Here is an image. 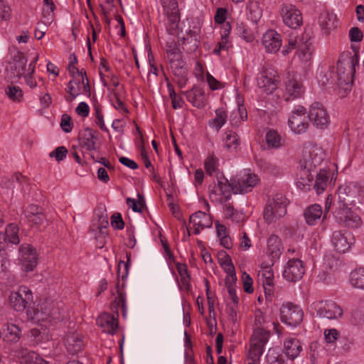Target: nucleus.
Here are the masks:
<instances>
[{"label":"nucleus","mask_w":364,"mask_h":364,"mask_svg":"<svg viewBox=\"0 0 364 364\" xmlns=\"http://www.w3.org/2000/svg\"><path fill=\"white\" fill-rule=\"evenodd\" d=\"M325 158L323 150L315 146L305 147L302 151V158L299 164L301 170L297 174L296 186L301 189H309L313 182V171L321 164Z\"/></svg>","instance_id":"nucleus-1"},{"label":"nucleus","mask_w":364,"mask_h":364,"mask_svg":"<svg viewBox=\"0 0 364 364\" xmlns=\"http://www.w3.org/2000/svg\"><path fill=\"white\" fill-rule=\"evenodd\" d=\"M355 71L353 57L338 60L336 71H331L330 80H327V82L329 85H337L339 88V93L343 96L351 90V82Z\"/></svg>","instance_id":"nucleus-2"},{"label":"nucleus","mask_w":364,"mask_h":364,"mask_svg":"<svg viewBox=\"0 0 364 364\" xmlns=\"http://www.w3.org/2000/svg\"><path fill=\"white\" fill-rule=\"evenodd\" d=\"M361 191V187L355 182L340 186L337 191L338 208L355 206L360 202Z\"/></svg>","instance_id":"nucleus-3"},{"label":"nucleus","mask_w":364,"mask_h":364,"mask_svg":"<svg viewBox=\"0 0 364 364\" xmlns=\"http://www.w3.org/2000/svg\"><path fill=\"white\" fill-rule=\"evenodd\" d=\"M287 198L282 194H277L269 199L264 209V220L270 224L287 214Z\"/></svg>","instance_id":"nucleus-4"},{"label":"nucleus","mask_w":364,"mask_h":364,"mask_svg":"<svg viewBox=\"0 0 364 364\" xmlns=\"http://www.w3.org/2000/svg\"><path fill=\"white\" fill-rule=\"evenodd\" d=\"M33 294L26 286H20L16 291L11 292L9 296L10 306L16 311L22 312L29 309L33 302Z\"/></svg>","instance_id":"nucleus-5"},{"label":"nucleus","mask_w":364,"mask_h":364,"mask_svg":"<svg viewBox=\"0 0 364 364\" xmlns=\"http://www.w3.org/2000/svg\"><path fill=\"white\" fill-rule=\"evenodd\" d=\"M269 331L263 328H255L250 341L249 358L253 362H259L264 347L269 339Z\"/></svg>","instance_id":"nucleus-6"},{"label":"nucleus","mask_w":364,"mask_h":364,"mask_svg":"<svg viewBox=\"0 0 364 364\" xmlns=\"http://www.w3.org/2000/svg\"><path fill=\"white\" fill-rule=\"evenodd\" d=\"M28 59L23 52H17L12 58V61L6 68V78L11 83L17 82L27 71L26 65Z\"/></svg>","instance_id":"nucleus-7"},{"label":"nucleus","mask_w":364,"mask_h":364,"mask_svg":"<svg viewBox=\"0 0 364 364\" xmlns=\"http://www.w3.org/2000/svg\"><path fill=\"white\" fill-rule=\"evenodd\" d=\"M298 48L299 55L304 61L310 60L313 52V46L311 38L307 33H304L300 38L289 39L288 48L282 50L284 55L289 53L291 49Z\"/></svg>","instance_id":"nucleus-8"},{"label":"nucleus","mask_w":364,"mask_h":364,"mask_svg":"<svg viewBox=\"0 0 364 364\" xmlns=\"http://www.w3.org/2000/svg\"><path fill=\"white\" fill-rule=\"evenodd\" d=\"M279 14L284 23L290 28L297 29L303 25V16L301 11L291 4H281Z\"/></svg>","instance_id":"nucleus-9"},{"label":"nucleus","mask_w":364,"mask_h":364,"mask_svg":"<svg viewBox=\"0 0 364 364\" xmlns=\"http://www.w3.org/2000/svg\"><path fill=\"white\" fill-rule=\"evenodd\" d=\"M304 317L301 308L293 303L283 304L280 308L281 321L287 326L296 327L299 326Z\"/></svg>","instance_id":"nucleus-10"},{"label":"nucleus","mask_w":364,"mask_h":364,"mask_svg":"<svg viewBox=\"0 0 364 364\" xmlns=\"http://www.w3.org/2000/svg\"><path fill=\"white\" fill-rule=\"evenodd\" d=\"M18 260L24 272L33 271L38 264L36 250L29 244H22L18 249Z\"/></svg>","instance_id":"nucleus-11"},{"label":"nucleus","mask_w":364,"mask_h":364,"mask_svg":"<svg viewBox=\"0 0 364 364\" xmlns=\"http://www.w3.org/2000/svg\"><path fill=\"white\" fill-rule=\"evenodd\" d=\"M306 117V109L301 106H297L291 112L289 119V126L294 133L301 134L304 133L309 127V121Z\"/></svg>","instance_id":"nucleus-12"},{"label":"nucleus","mask_w":364,"mask_h":364,"mask_svg":"<svg viewBox=\"0 0 364 364\" xmlns=\"http://www.w3.org/2000/svg\"><path fill=\"white\" fill-rule=\"evenodd\" d=\"M318 316L326 319H338L343 315V310L333 301H320L315 304Z\"/></svg>","instance_id":"nucleus-13"},{"label":"nucleus","mask_w":364,"mask_h":364,"mask_svg":"<svg viewBox=\"0 0 364 364\" xmlns=\"http://www.w3.org/2000/svg\"><path fill=\"white\" fill-rule=\"evenodd\" d=\"M308 118L316 128L321 129H326L329 123V117L326 109L318 102L311 105Z\"/></svg>","instance_id":"nucleus-14"},{"label":"nucleus","mask_w":364,"mask_h":364,"mask_svg":"<svg viewBox=\"0 0 364 364\" xmlns=\"http://www.w3.org/2000/svg\"><path fill=\"white\" fill-rule=\"evenodd\" d=\"M279 85V77L273 70H266L262 72L257 77V85L259 88L267 94L272 93Z\"/></svg>","instance_id":"nucleus-15"},{"label":"nucleus","mask_w":364,"mask_h":364,"mask_svg":"<svg viewBox=\"0 0 364 364\" xmlns=\"http://www.w3.org/2000/svg\"><path fill=\"white\" fill-rule=\"evenodd\" d=\"M331 242L336 251L339 253H345L353 245L354 237L348 231L336 230L332 234Z\"/></svg>","instance_id":"nucleus-16"},{"label":"nucleus","mask_w":364,"mask_h":364,"mask_svg":"<svg viewBox=\"0 0 364 364\" xmlns=\"http://www.w3.org/2000/svg\"><path fill=\"white\" fill-rule=\"evenodd\" d=\"M259 182L258 176L255 173L245 172L233 184V193L244 194L250 192Z\"/></svg>","instance_id":"nucleus-17"},{"label":"nucleus","mask_w":364,"mask_h":364,"mask_svg":"<svg viewBox=\"0 0 364 364\" xmlns=\"http://www.w3.org/2000/svg\"><path fill=\"white\" fill-rule=\"evenodd\" d=\"M304 271L302 261L299 259H291L285 266L282 275L286 280L295 282L302 278Z\"/></svg>","instance_id":"nucleus-18"},{"label":"nucleus","mask_w":364,"mask_h":364,"mask_svg":"<svg viewBox=\"0 0 364 364\" xmlns=\"http://www.w3.org/2000/svg\"><path fill=\"white\" fill-rule=\"evenodd\" d=\"M352 207L345 208H338L335 211V218L336 220L346 227L350 228H357L361 224V219L358 215L351 211Z\"/></svg>","instance_id":"nucleus-19"},{"label":"nucleus","mask_w":364,"mask_h":364,"mask_svg":"<svg viewBox=\"0 0 364 364\" xmlns=\"http://www.w3.org/2000/svg\"><path fill=\"white\" fill-rule=\"evenodd\" d=\"M304 92L301 75L297 73H289L286 81V92L292 98L300 97Z\"/></svg>","instance_id":"nucleus-20"},{"label":"nucleus","mask_w":364,"mask_h":364,"mask_svg":"<svg viewBox=\"0 0 364 364\" xmlns=\"http://www.w3.org/2000/svg\"><path fill=\"white\" fill-rule=\"evenodd\" d=\"M282 36L274 30H269L262 36V44L266 51L270 53H277L282 46Z\"/></svg>","instance_id":"nucleus-21"},{"label":"nucleus","mask_w":364,"mask_h":364,"mask_svg":"<svg viewBox=\"0 0 364 364\" xmlns=\"http://www.w3.org/2000/svg\"><path fill=\"white\" fill-rule=\"evenodd\" d=\"M96 131L90 128L84 129L79 134L80 145L87 151L97 150L95 141L97 136L95 135Z\"/></svg>","instance_id":"nucleus-22"},{"label":"nucleus","mask_w":364,"mask_h":364,"mask_svg":"<svg viewBox=\"0 0 364 364\" xmlns=\"http://www.w3.org/2000/svg\"><path fill=\"white\" fill-rule=\"evenodd\" d=\"M318 23L324 35L328 36L331 31L338 26V19L336 14L323 11L318 17Z\"/></svg>","instance_id":"nucleus-23"},{"label":"nucleus","mask_w":364,"mask_h":364,"mask_svg":"<svg viewBox=\"0 0 364 364\" xmlns=\"http://www.w3.org/2000/svg\"><path fill=\"white\" fill-rule=\"evenodd\" d=\"M323 216V209L318 204L309 205L304 211V219L309 225H315Z\"/></svg>","instance_id":"nucleus-24"},{"label":"nucleus","mask_w":364,"mask_h":364,"mask_svg":"<svg viewBox=\"0 0 364 364\" xmlns=\"http://www.w3.org/2000/svg\"><path fill=\"white\" fill-rule=\"evenodd\" d=\"M188 102L197 108H203L205 105V92L203 89L193 87L188 91L183 92Z\"/></svg>","instance_id":"nucleus-25"},{"label":"nucleus","mask_w":364,"mask_h":364,"mask_svg":"<svg viewBox=\"0 0 364 364\" xmlns=\"http://www.w3.org/2000/svg\"><path fill=\"white\" fill-rule=\"evenodd\" d=\"M97 323L102 328V331L113 334L118 327V321L109 314H104L97 319Z\"/></svg>","instance_id":"nucleus-26"},{"label":"nucleus","mask_w":364,"mask_h":364,"mask_svg":"<svg viewBox=\"0 0 364 364\" xmlns=\"http://www.w3.org/2000/svg\"><path fill=\"white\" fill-rule=\"evenodd\" d=\"M199 34V30H189L186 37H183L181 39L183 50L187 53H191L196 50L198 47V36Z\"/></svg>","instance_id":"nucleus-27"},{"label":"nucleus","mask_w":364,"mask_h":364,"mask_svg":"<svg viewBox=\"0 0 364 364\" xmlns=\"http://www.w3.org/2000/svg\"><path fill=\"white\" fill-rule=\"evenodd\" d=\"M218 188L220 194L224 196L225 202H228L231 198V191L233 193V184L235 183V179L228 181L223 175L217 176Z\"/></svg>","instance_id":"nucleus-28"},{"label":"nucleus","mask_w":364,"mask_h":364,"mask_svg":"<svg viewBox=\"0 0 364 364\" xmlns=\"http://www.w3.org/2000/svg\"><path fill=\"white\" fill-rule=\"evenodd\" d=\"M67 350L72 355L80 352L84 347V341L78 334L71 333L65 339Z\"/></svg>","instance_id":"nucleus-29"},{"label":"nucleus","mask_w":364,"mask_h":364,"mask_svg":"<svg viewBox=\"0 0 364 364\" xmlns=\"http://www.w3.org/2000/svg\"><path fill=\"white\" fill-rule=\"evenodd\" d=\"M284 350L287 356L294 360L302 350V345L296 338H289L284 341Z\"/></svg>","instance_id":"nucleus-30"},{"label":"nucleus","mask_w":364,"mask_h":364,"mask_svg":"<svg viewBox=\"0 0 364 364\" xmlns=\"http://www.w3.org/2000/svg\"><path fill=\"white\" fill-rule=\"evenodd\" d=\"M267 254L272 257L273 259H278L282 250V245L281 240L278 236L272 235L267 240Z\"/></svg>","instance_id":"nucleus-31"},{"label":"nucleus","mask_w":364,"mask_h":364,"mask_svg":"<svg viewBox=\"0 0 364 364\" xmlns=\"http://www.w3.org/2000/svg\"><path fill=\"white\" fill-rule=\"evenodd\" d=\"M262 269L259 272L258 276L261 277L265 294H267V291L269 294H270L271 288L274 285V274L272 269L267 265L264 266L263 264L262 265Z\"/></svg>","instance_id":"nucleus-32"},{"label":"nucleus","mask_w":364,"mask_h":364,"mask_svg":"<svg viewBox=\"0 0 364 364\" xmlns=\"http://www.w3.org/2000/svg\"><path fill=\"white\" fill-rule=\"evenodd\" d=\"M189 222L193 223L194 226L200 227L201 230L212 226V220L210 215L203 211H198L192 214L190 217Z\"/></svg>","instance_id":"nucleus-33"},{"label":"nucleus","mask_w":364,"mask_h":364,"mask_svg":"<svg viewBox=\"0 0 364 364\" xmlns=\"http://www.w3.org/2000/svg\"><path fill=\"white\" fill-rule=\"evenodd\" d=\"M329 178V172L326 169H320L316 173V180L313 183V188L317 194H320L326 188Z\"/></svg>","instance_id":"nucleus-34"},{"label":"nucleus","mask_w":364,"mask_h":364,"mask_svg":"<svg viewBox=\"0 0 364 364\" xmlns=\"http://www.w3.org/2000/svg\"><path fill=\"white\" fill-rule=\"evenodd\" d=\"M21 364H48L43 358L34 351L23 350L21 354Z\"/></svg>","instance_id":"nucleus-35"},{"label":"nucleus","mask_w":364,"mask_h":364,"mask_svg":"<svg viewBox=\"0 0 364 364\" xmlns=\"http://www.w3.org/2000/svg\"><path fill=\"white\" fill-rule=\"evenodd\" d=\"M21 336V332L18 326L14 323H8L4 330V341L7 343H17Z\"/></svg>","instance_id":"nucleus-36"},{"label":"nucleus","mask_w":364,"mask_h":364,"mask_svg":"<svg viewBox=\"0 0 364 364\" xmlns=\"http://www.w3.org/2000/svg\"><path fill=\"white\" fill-rule=\"evenodd\" d=\"M224 146L230 151H233L240 145L239 136L231 130L226 131L223 138Z\"/></svg>","instance_id":"nucleus-37"},{"label":"nucleus","mask_w":364,"mask_h":364,"mask_svg":"<svg viewBox=\"0 0 364 364\" xmlns=\"http://www.w3.org/2000/svg\"><path fill=\"white\" fill-rule=\"evenodd\" d=\"M350 283L354 288L364 290V267L355 269L350 272Z\"/></svg>","instance_id":"nucleus-38"},{"label":"nucleus","mask_w":364,"mask_h":364,"mask_svg":"<svg viewBox=\"0 0 364 364\" xmlns=\"http://www.w3.org/2000/svg\"><path fill=\"white\" fill-rule=\"evenodd\" d=\"M227 118V112L223 109H218L215 110V117L209 122V125L219 132L221 127L225 124Z\"/></svg>","instance_id":"nucleus-39"},{"label":"nucleus","mask_w":364,"mask_h":364,"mask_svg":"<svg viewBox=\"0 0 364 364\" xmlns=\"http://www.w3.org/2000/svg\"><path fill=\"white\" fill-rule=\"evenodd\" d=\"M5 237L6 240H7L9 242L18 245L20 242V239L18 237V228L14 223H10L7 225L5 231Z\"/></svg>","instance_id":"nucleus-40"},{"label":"nucleus","mask_w":364,"mask_h":364,"mask_svg":"<svg viewBox=\"0 0 364 364\" xmlns=\"http://www.w3.org/2000/svg\"><path fill=\"white\" fill-rule=\"evenodd\" d=\"M5 93L13 102H20L23 100V91L18 86L13 85L7 86Z\"/></svg>","instance_id":"nucleus-41"},{"label":"nucleus","mask_w":364,"mask_h":364,"mask_svg":"<svg viewBox=\"0 0 364 364\" xmlns=\"http://www.w3.org/2000/svg\"><path fill=\"white\" fill-rule=\"evenodd\" d=\"M265 139L269 147L277 149L282 146L281 136L275 130L268 131Z\"/></svg>","instance_id":"nucleus-42"},{"label":"nucleus","mask_w":364,"mask_h":364,"mask_svg":"<svg viewBox=\"0 0 364 364\" xmlns=\"http://www.w3.org/2000/svg\"><path fill=\"white\" fill-rule=\"evenodd\" d=\"M219 263L226 273L235 270L230 257L225 252L220 253Z\"/></svg>","instance_id":"nucleus-43"},{"label":"nucleus","mask_w":364,"mask_h":364,"mask_svg":"<svg viewBox=\"0 0 364 364\" xmlns=\"http://www.w3.org/2000/svg\"><path fill=\"white\" fill-rule=\"evenodd\" d=\"M118 296L115 298V300L112 304V309L117 314L118 309L121 308L122 314L124 316L126 313V297L125 295L117 291Z\"/></svg>","instance_id":"nucleus-44"},{"label":"nucleus","mask_w":364,"mask_h":364,"mask_svg":"<svg viewBox=\"0 0 364 364\" xmlns=\"http://www.w3.org/2000/svg\"><path fill=\"white\" fill-rule=\"evenodd\" d=\"M127 262L119 261L117 267L118 277H122V279H125L129 272V269L131 264V253H127Z\"/></svg>","instance_id":"nucleus-45"},{"label":"nucleus","mask_w":364,"mask_h":364,"mask_svg":"<svg viewBox=\"0 0 364 364\" xmlns=\"http://www.w3.org/2000/svg\"><path fill=\"white\" fill-rule=\"evenodd\" d=\"M138 201L131 198H127V204L134 212L141 213L143 206L145 205V200L144 196L139 193H138Z\"/></svg>","instance_id":"nucleus-46"},{"label":"nucleus","mask_w":364,"mask_h":364,"mask_svg":"<svg viewBox=\"0 0 364 364\" xmlns=\"http://www.w3.org/2000/svg\"><path fill=\"white\" fill-rule=\"evenodd\" d=\"M186 63L181 59L176 62L170 63L171 68L175 76L187 75V68L185 67Z\"/></svg>","instance_id":"nucleus-47"},{"label":"nucleus","mask_w":364,"mask_h":364,"mask_svg":"<svg viewBox=\"0 0 364 364\" xmlns=\"http://www.w3.org/2000/svg\"><path fill=\"white\" fill-rule=\"evenodd\" d=\"M218 160L213 155H209L205 161V169L209 175H213L218 170Z\"/></svg>","instance_id":"nucleus-48"},{"label":"nucleus","mask_w":364,"mask_h":364,"mask_svg":"<svg viewBox=\"0 0 364 364\" xmlns=\"http://www.w3.org/2000/svg\"><path fill=\"white\" fill-rule=\"evenodd\" d=\"M249 16L251 20L257 23L262 17V9L257 2L250 4L248 6Z\"/></svg>","instance_id":"nucleus-49"},{"label":"nucleus","mask_w":364,"mask_h":364,"mask_svg":"<svg viewBox=\"0 0 364 364\" xmlns=\"http://www.w3.org/2000/svg\"><path fill=\"white\" fill-rule=\"evenodd\" d=\"M237 34L245 39L247 42H250L253 40V36L250 31L243 23L237 24L236 27Z\"/></svg>","instance_id":"nucleus-50"},{"label":"nucleus","mask_w":364,"mask_h":364,"mask_svg":"<svg viewBox=\"0 0 364 364\" xmlns=\"http://www.w3.org/2000/svg\"><path fill=\"white\" fill-rule=\"evenodd\" d=\"M266 358L269 364H284V363L279 352L274 349H269Z\"/></svg>","instance_id":"nucleus-51"},{"label":"nucleus","mask_w":364,"mask_h":364,"mask_svg":"<svg viewBox=\"0 0 364 364\" xmlns=\"http://www.w3.org/2000/svg\"><path fill=\"white\" fill-rule=\"evenodd\" d=\"M43 213V208L37 205L30 204L23 210V215L26 219L31 218L33 215H37Z\"/></svg>","instance_id":"nucleus-52"},{"label":"nucleus","mask_w":364,"mask_h":364,"mask_svg":"<svg viewBox=\"0 0 364 364\" xmlns=\"http://www.w3.org/2000/svg\"><path fill=\"white\" fill-rule=\"evenodd\" d=\"M27 221L31 224L32 227L40 228L47 221V218L44 213H41L31 217V218H28Z\"/></svg>","instance_id":"nucleus-53"},{"label":"nucleus","mask_w":364,"mask_h":364,"mask_svg":"<svg viewBox=\"0 0 364 364\" xmlns=\"http://www.w3.org/2000/svg\"><path fill=\"white\" fill-rule=\"evenodd\" d=\"M160 1L165 13L179 11L176 0H160Z\"/></svg>","instance_id":"nucleus-54"},{"label":"nucleus","mask_w":364,"mask_h":364,"mask_svg":"<svg viewBox=\"0 0 364 364\" xmlns=\"http://www.w3.org/2000/svg\"><path fill=\"white\" fill-rule=\"evenodd\" d=\"M165 14L167 16L168 24H169L168 29L171 30V31L176 30V28L178 27V23L180 20L179 12L173 11V13L168 12V13H165Z\"/></svg>","instance_id":"nucleus-55"},{"label":"nucleus","mask_w":364,"mask_h":364,"mask_svg":"<svg viewBox=\"0 0 364 364\" xmlns=\"http://www.w3.org/2000/svg\"><path fill=\"white\" fill-rule=\"evenodd\" d=\"M68 154L67 149L63 146H58L54 151H51L49 154V156L51 158H55L57 161H60L65 158L66 154Z\"/></svg>","instance_id":"nucleus-56"},{"label":"nucleus","mask_w":364,"mask_h":364,"mask_svg":"<svg viewBox=\"0 0 364 364\" xmlns=\"http://www.w3.org/2000/svg\"><path fill=\"white\" fill-rule=\"evenodd\" d=\"M60 127L65 133H70L72 131L73 125L72 119L68 114H63L62 115Z\"/></svg>","instance_id":"nucleus-57"},{"label":"nucleus","mask_w":364,"mask_h":364,"mask_svg":"<svg viewBox=\"0 0 364 364\" xmlns=\"http://www.w3.org/2000/svg\"><path fill=\"white\" fill-rule=\"evenodd\" d=\"M111 225L114 228L118 230H122L124 228V222L120 213H115L112 215Z\"/></svg>","instance_id":"nucleus-58"},{"label":"nucleus","mask_w":364,"mask_h":364,"mask_svg":"<svg viewBox=\"0 0 364 364\" xmlns=\"http://www.w3.org/2000/svg\"><path fill=\"white\" fill-rule=\"evenodd\" d=\"M242 280L244 291L247 294L252 293L254 291L252 287L253 281L250 276L247 273L243 272Z\"/></svg>","instance_id":"nucleus-59"},{"label":"nucleus","mask_w":364,"mask_h":364,"mask_svg":"<svg viewBox=\"0 0 364 364\" xmlns=\"http://www.w3.org/2000/svg\"><path fill=\"white\" fill-rule=\"evenodd\" d=\"M73 83L77 85L78 86V88L80 89V82H76L75 80H70L68 84L67 85V92L70 94V97H66V100L68 102H71L73 100L77 95H79V92H75V89L73 86Z\"/></svg>","instance_id":"nucleus-60"},{"label":"nucleus","mask_w":364,"mask_h":364,"mask_svg":"<svg viewBox=\"0 0 364 364\" xmlns=\"http://www.w3.org/2000/svg\"><path fill=\"white\" fill-rule=\"evenodd\" d=\"M349 38L352 42H360L363 38V34L360 28L353 27L349 31Z\"/></svg>","instance_id":"nucleus-61"},{"label":"nucleus","mask_w":364,"mask_h":364,"mask_svg":"<svg viewBox=\"0 0 364 364\" xmlns=\"http://www.w3.org/2000/svg\"><path fill=\"white\" fill-rule=\"evenodd\" d=\"M338 331L335 328L325 330L324 331L325 339L329 343H334L338 339Z\"/></svg>","instance_id":"nucleus-62"},{"label":"nucleus","mask_w":364,"mask_h":364,"mask_svg":"<svg viewBox=\"0 0 364 364\" xmlns=\"http://www.w3.org/2000/svg\"><path fill=\"white\" fill-rule=\"evenodd\" d=\"M11 9L3 1H0V19L8 20L11 17Z\"/></svg>","instance_id":"nucleus-63"},{"label":"nucleus","mask_w":364,"mask_h":364,"mask_svg":"<svg viewBox=\"0 0 364 364\" xmlns=\"http://www.w3.org/2000/svg\"><path fill=\"white\" fill-rule=\"evenodd\" d=\"M207 82L212 90H216L224 87V85L221 82L216 80L209 73L207 74Z\"/></svg>","instance_id":"nucleus-64"}]
</instances>
